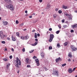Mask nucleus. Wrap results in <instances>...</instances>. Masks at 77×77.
Returning a JSON list of instances; mask_svg holds the SVG:
<instances>
[{
	"label": "nucleus",
	"instance_id": "obj_27",
	"mask_svg": "<svg viewBox=\"0 0 77 77\" xmlns=\"http://www.w3.org/2000/svg\"><path fill=\"white\" fill-rule=\"evenodd\" d=\"M64 45H65V46H66V45H68V43L66 42H65V43H64Z\"/></svg>",
	"mask_w": 77,
	"mask_h": 77
},
{
	"label": "nucleus",
	"instance_id": "obj_20",
	"mask_svg": "<svg viewBox=\"0 0 77 77\" xmlns=\"http://www.w3.org/2000/svg\"><path fill=\"white\" fill-rule=\"evenodd\" d=\"M5 2H11V0H5Z\"/></svg>",
	"mask_w": 77,
	"mask_h": 77
},
{
	"label": "nucleus",
	"instance_id": "obj_28",
	"mask_svg": "<svg viewBox=\"0 0 77 77\" xmlns=\"http://www.w3.org/2000/svg\"><path fill=\"white\" fill-rule=\"evenodd\" d=\"M66 63H64V64H63L62 65V66H63H63H66Z\"/></svg>",
	"mask_w": 77,
	"mask_h": 77
},
{
	"label": "nucleus",
	"instance_id": "obj_64",
	"mask_svg": "<svg viewBox=\"0 0 77 77\" xmlns=\"http://www.w3.org/2000/svg\"><path fill=\"white\" fill-rule=\"evenodd\" d=\"M7 50V48H5V51H6Z\"/></svg>",
	"mask_w": 77,
	"mask_h": 77
},
{
	"label": "nucleus",
	"instance_id": "obj_33",
	"mask_svg": "<svg viewBox=\"0 0 77 77\" xmlns=\"http://www.w3.org/2000/svg\"><path fill=\"white\" fill-rule=\"evenodd\" d=\"M54 18H56V15L55 14L53 15Z\"/></svg>",
	"mask_w": 77,
	"mask_h": 77
},
{
	"label": "nucleus",
	"instance_id": "obj_45",
	"mask_svg": "<svg viewBox=\"0 0 77 77\" xmlns=\"http://www.w3.org/2000/svg\"><path fill=\"white\" fill-rule=\"evenodd\" d=\"M49 31H51V30H52V28H49Z\"/></svg>",
	"mask_w": 77,
	"mask_h": 77
},
{
	"label": "nucleus",
	"instance_id": "obj_12",
	"mask_svg": "<svg viewBox=\"0 0 77 77\" xmlns=\"http://www.w3.org/2000/svg\"><path fill=\"white\" fill-rule=\"evenodd\" d=\"M11 38L13 41H16V39L15 38V37H13V36H11Z\"/></svg>",
	"mask_w": 77,
	"mask_h": 77
},
{
	"label": "nucleus",
	"instance_id": "obj_49",
	"mask_svg": "<svg viewBox=\"0 0 77 77\" xmlns=\"http://www.w3.org/2000/svg\"><path fill=\"white\" fill-rule=\"evenodd\" d=\"M9 57L10 59H12V56L11 55Z\"/></svg>",
	"mask_w": 77,
	"mask_h": 77
},
{
	"label": "nucleus",
	"instance_id": "obj_9",
	"mask_svg": "<svg viewBox=\"0 0 77 77\" xmlns=\"http://www.w3.org/2000/svg\"><path fill=\"white\" fill-rule=\"evenodd\" d=\"M41 55L42 57V58H44V56L45 55V54L44 53L42 52L41 54Z\"/></svg>",
	"mask_w": 77,
	"mask_h": 77
},
{
	"label": "nucleus",
	"instance_id": "obj_11",
	"mask_svg": "<svg viewBox=\"0 0 77 77\" xmlns=\"http://www.w3.org/2000/svg\"><path fill=\"white\" fill-rule=\"evenodd\" d=\"M68 72L69 73H72V70L71 68L69 69L68 70Z\"/></svg>",
	"mask_w": 77,
	"mask_h": 77
},
{
	"label": "nucleus",
	"instance_id": "obj_18",
	"mask_svg": "<svg viewBox=\"0 0 77 77\" xmlns=\"http://www.w3.org/2000/svg\"><path fill=\"white\" fill-rule=\"evenodd\" d=\"M68 56L69 57H72V56L71 54V53H69L68 54Z\"/></svg>",
	"mask_w": 77,
	"mask_h": 77
},
{
	"label": "nucleus",
	"instance_id": "obj_23",
	"mask_svg": "<svg viewBox=\"0 0 77 77\" xmlns=\"http://www.w3.org/2000/svg\"><path fill=\"white\" fill-rule=\"evenodd\" d=\"M64 14L65 15H66V16H67V17L69 15L68 14H67V13L66 12H64Z\"/></svg>",
	"mask_w": 77,
	"mask_h": 77
},
{
	"label": "nucleus",
	"instance_id": "obj_48",
	"mask_svg": "<svg viewBox=\"0 0 77 77\" xmlns=\"http://www.w3.org/2000/svg\"><path fill=\"white\" fill-rule=\"evenodd\" d=\"M44 68V69H45V70L46 71H47V70H48L47 69V68H46V67H45Z\"/></svg>",
	"mask_w": 77,
	"mask_h": 77
},
{
	"label": "nucleus",
	"instance_id": "obj_38",
	"mask_svg": "<svg viewBox=\"0 0 77 77\" xmlns=\"http://www.w3.org/2000/svg\"><path fill=\"white\" fill-rule=\"evenodd\" d=\"M66 27H67V26L66 25H64L63 26V27L64 28H66Z\"/></svg>",
	"mask_w": 77,
	"mask_h": 77
},
{
	"label": "nucleus",
	"instance_id": "obj_5",
	"mask_svg": "<svg viewBox=\"0 0 77 77\" xmlns=\"http://www.w3.org/2000/svg\"><path fill=\"white\" fill-rule=\"evenodd\" d=\"M53 74L57 76H59V72L57 70L54 71Z\"/></svg>",
	"mask_w": 77,
	"mask_h": 77
},
{
	"label": "nucleus",
	"instance_id": "obj_14",
	"mask_svg": "<svg viewBox=\"0 0 77 77\" xmlns=\"http://www.w3.org/2000/svg\"><path fill=\"white\" fill-rule=\"evenodd\" d=\"M4 37H5V38L7 37V35H4L3 34V36H1L2 39H3V38H4Z\"/></svg>",
	"mask_w": 77,
	"mask_h": 77
},
{
	"label": "nucleus",
	"instance_id": "obj_17",
	"mask_svg": "<svg viewBox=\"0 0 77 77\" xmlns=\"http://www.w3.org/2000/svg\"><path fill=\"white\" fill-rule=\"evenodd\" d=\"M63 8L64 9H67V6H65L64 5H63Z\"/></svg>",
	"mask_w": 77,
	"mask_h": 77
},
{
	"label": "nucleus",
	"instance_id": "obj_56",
	"mask_svg": "<svg viewBox=\"0 0 77 77\" xmlns=\"http://www.w3.org/2000/svg\"><path fill=\"white\" fill-rule=\"evenodd\" d=\"M68 61H69V62H70V61H71V60L70 59H68Z\"/></svg>",
	"mask_w": 77,
	"mask_h": 77
},
{
	"label": "nucleus",
	"instance_id": "obj_4",
	"mask_svg": "<svg viewBox=\"0 0 77 77\" xmlns=\"http://www.w3.org/2000/svg\"><path fill=\"white\" fill-rule=\"evenodd\" d=\"M16 63L17 64H19V65H21V61L19 59H18V57H16Z\"/></svg>",
	"mask_w": 77,
	"mask_h": 77
},
{
	"label": "nucleus",
	"instance_id": "obj_10",
	"mask_svg": "<svg viewBox=\"0 0 77 77\" xmlns=\"http://www.w3.org/2000/svg\"><path fill=\"white\" fill-rule=\"evenodd\" d=\"M29 38V36H26L25 37H24V39H25L26 40H27V39H28Z\"/></svg>",
	"mask_w": 77,
	"mask_h": 77
},
{
	"label": "nucleus",
	"instance_id": "obj_63",
	"mask_svg": "<svg viewBox=\"0 0 77 77\" xmlns=\"http://www.w3.org/2000/svg\"><path fill=\"white\" fill-rule=\"evenodd\" d=\"M75 13H77V10L75 11Z\"/></svg>",
	"mask_w": 77,
	"mask_h": 77
},
{
	"label": "nucleus",
	"instance_id": "obj_54",
	"mask_svg": "<svg viewBox=\"0 0 77 77\" xmlns=\"http://www.w3.org/2000/svg\"><path fill=\"white\" fill-rule=\"evenodd\" d=\"M11 51H14V49L13 48H12L11 49Z\"/></svg>",
	"mask_w": 77,
	"mask_h": 77
},
{
	"label": "nucleus",
	"instance_id": "obj_40",
	"mask_svg": "<svg viewBox=\"0 0 77 77\" xmlns=\"http://www.w3.org/2000/svg\"><path fill=\"white\" fill-rule=\"evenodd\" d=\"M10 66V64L8 63V64L7 65V67H9Z\"/></svg>",
	"mask_w": 77,
	"mask_h": 77
},
{
	"label": "nucleus",
	"instance_id": "obj_39",
	"mask_svg": "<svg viewBox=\"0 0 77 77\" xmlns=\"http://www.w3.org/2000/svg\"><path fill=\"white\" fill-rule=\"evenodd\" d=\"M62 23H64V22H65V19H63V20H62Z\"/></svg>",
	"mask_w": 77,
	"mask_h": 77
},
{
	"label": "nucleus",
	"instance_id": "obj_46",
	"mask_svg": "<svg viewBox=\"0 0 77 77\" xmlns=\"http://www.w3.org/2000/svg\"><path fill=\"white\" fill-rule=\"evenodd\" d=\"M16 24H18V21L16 20Z\"/></svg>",
	"mask_w": 77,
	"mask_h": 77
},
{
	"label": "nucleus",
	"instance_id": "obj_13",
	"mask_svg": "<svg viewBox=\"0 0 77 77\" xmlns=\"http://www.w3.org/2000/svg\"><path fill=\"white\" fill-rule=\"evenodd\" d=\"M3 32L2 31H0V36L1 38H2V36H3Z\"/></svg>",
	"mask_w": 77,
	"mask_h": 77
},
{
	"label": "nucleus",
	"instance_id": "obj_35",
	"mask_svg": "<svg viewBox=\"0 0 77 77\" xmlns=\"http://www.w3.org/2000/svg\"><path fill=\"white\" fill-rule=\"evenodd\" d=\"M22 51L23 52H24L25 51V48H23L22 49Z\"/></svg>",
	"mask_w": 77,
	"mask_h": 77
},
{
	"label": "nucleus",
	"instance_id": "obj_58",
	"mask_svg": "<svg viewBox=\"0 0 77 77\" xmlns=\"http://www.w3.org/2000/svg\"><path fill=\"white\" fill-rule=\"evenodd\" d=\"M35 29L33 30L32 31V32H35Z\"/></svg>",
	"mask_w": 77,
	"mask_h": 77
},
{
	"label": "nucleus",
	"instance_id": "obj_26",
	"mask_svg": "<svg viewBox=\"0 0 77 77\" xmlns=\"http://www.w3.org/2000/svg\"><path fill=\"white\" fill-rule=\"evenodd\" d=\"M34 51V50H32L31 51H29V53H32V52H33Z\"/></svg>",
	"mask_w": 77,
	"mask_h": 77
},
{
	"label": "nucleus",
	"instance_id": "obj_52",
	"mask_svg": "<svg viewBox=\"0 0 77 77\" xmlns=\"http://www.w3.org/2000/svg\"><path fill=\"white\" fill-rule=\"evenodd\" d=\"M39 2L40 3L42 2V0H39Z\"/></svg>",
	"mask_w": 77,
	"mask_h": 77
},
{
	"label": "nucleus",
	"instance_id": "obj_15",
	"mask_svg": "<svg viewBox=\"0 0 77 77\" xmlns=\"http://www.w3.org/2000/svg\"><path fill=\"white\" fill-rule=\"evenodd\" d=\"M72 27L73 28V29H74V28H75V27H77V25H73L72 26Z\"/></svg>",
	"mask_w": 77,
	"mask_h": 77
},
{
	"label": "nucleus",
	"instance_id": "obj_57",
	"mask_svg": "<svg viewBox=\"0 0 77 77\" xmlns=\"http://www.w3.org/2000/svg\"><path fill=\"white\" fill-rule=\"evenodd\" d=\"M25 13H26V14H27V11H25Z\"/></svg>",
	"mask_w": 77,
	"mask_h": 77
},
{
	"label": "nucleus",
	"instance_id": "obj_16",
	"mask_svg": "<svg viewBox=\"0 0 77 77\" xmlns=\"http://www.w3.org/2000/svg\"><path fill=\"white\" fill-rule=\"evenodd\" d=\"M8 23L7 21L4 22H3V24H4V25H7Z\"/></svg>",
	"mask_w": 77,
	"mask_h": 77
},
{
	"label": "nucleus",
	"instance_id": "obj_19",
	"mask_svg": "<svg viewBox=\"0 0 77 77\" xmlns=\"http://www.w3.org/2000/svg\"><path fill=\"white\" fill-rule=\"evenodd\" d=\"M29 58H26V63H29Z\"/></svg>",
	"mask_w": 77,
	"mask_h": 77
},
{
	"label": "nucleus",
	"instance_id": "obj_25",
	"mask_svg": "<svg viewBox=\"0 0 77 77\" xmlns=\"http://www.w3.org/2000/svg\"><path fill=\"white\" fill-rule=\"evenodd\" d=\"M35 38H37V34L36 33H35Z\"/></svg>",
	"mask_w": 77,
	"mask_h": 77
},
{
	"label": "nucleus",
	"instance_id": "obj_47",
	"mask_svg": "<svg viewBox=\"0 0 77 77\" xmlns=\"http://www.w3.org/2000/svg\"><path fill=\"white\" fill-rule=\"evenodd\" d=\"M76 68V67L74 68V69H73V71H74Z\"/></svg>",
	"mask_w": 77,
	"mask_h": 77
},
{
	"label": "nucleus",
	"instance_id": "obj_44",
	"mask_svg": "<svg viewBox=\"0 0 77 77\" xmlns=\"http://www.w3.org/2000/svg\"><path fill=\"white\" fill-rule=\"evenodd\" d=\"M24 25V23H22L20 25V26H22Z\"/></svg>",
	"mask_w": 77,
	"mask_h": 77
},
{
	"label": "nucleus",
	"instance_id": "obj_1",
	"mask_svg": "<svg viewBox=\"0 0 77 77\" xmlns=\"http://www.w3.org/2000/svg\"><path fill=\"white\" fill-rule=\"evenodd\" d=\"M6 7L7 8H8V9H10L11 11H14V6L10 4L9 5H7Z\"/></svg>",
	"mask_w": 77,
	"mask_h": 77
},
{
	"label": "nucleus",
	"instance_id": "obj_24",
	"mask_svg": "<svg viewBox=\"0 0 77 77\" xmlns=\"http://www.w3.org/2000/svg\"><path fill=\"white\" fill-rule=\"evenodd\" d=\"M3 60H4V61H8V60L6 58H3Z\"/></svg>",
	"mask_w": 77,
	"mask_h": 77
},
{
	"label": "nucleus",
	"instance_id": "obj_51",
	"mask_svg": "<svg viewBox=\"0 0 77 77\" xmlns=\"http://www.w3.org/2000/svg\"><path fill=\"white\" fill-rule=\"evenodd\" d=\"M59 10V9L57 8L55 9V11H57Z\"/></svg>",
	"mask_w": 77,
	"mask_h": 77
},
{
	"label": "nucleus",
	"instance_id": "obj_50",
	"mask_svg": "<svg viewBox=\"0 0 77 77\" xmlns=\"http://www.w3.org/2000/svg\"><path fill=\"white\" fill-rule=\"evenodd\" d=\"M71 32L72 33L73 32H74V30L72 29L71 30Z\"/></svg>",
	"mask_w": 77,
	"mask_h": 77
},
{
	"label": "nucleus",
	"instance_id": "obj_31",
	"mask_svg": "<svg viewBox=\"0 0 77 77\" xmlns=\"http://www.w3.org/2000/svg\"><path fill=\"white\" fill-rule=\"evenodd\" d=\"M58 12H59V14H61V13H62V11H61V10H59L58 11Z\"/></svg>",
	"mask_w": 77,
	"mask_h": 77
},
{
	"label": "nucleus",
	"instance_id": "obj_7",
	"mask_svg": "<svg viewBox=\"0 0 77 77\" xmlns=\"http://www.w3.org/2000/svg\"><path fill=\"white\" fill-rule=\"evenodd\" d=\"M59 61H62V59L60 57H59L56 60V61L57 63Z\"/></svg>",
	"mask_w": 77,
	"mask_h": 77
},
{
	"label": "nucleus",
	"instance_id": "obj_6",
	"mask_svg": "<svg viewBox=\"0 0 77 77\" xmlns=\"http://www.w3.org/2000/svg\"><path fill=\"white\" fill-rule=\"evenodd\" d=\"M35 60L37 66H39V60L38 59H36Z\"/></svg>",
	"mask_w": 77,
	"mask_h": 77
},
{
	"label": "nucleus",
	"instance_id": "obj_21",
	"mask_svg": "<svg viewBox=\"0 0 77 77\" xmlns=\"http://www.w3.org/2000/svg\"><path fill=\"white\" fill-rule=\"evenodd\" d=\"M57 47H58V48H59V47H60V44H59V43H57Z\"/></svg>",
	"mask_w": 77,
	"mask_h": 77
},
{
	"label": "nucleus",
	"instance_id": "obj_30",
	"mask_svg": "<svg viewBox=\"0 0 77 77\" xmlns=\"http://www.w3.org/2000/svg\"><path fill=\"white\" fill-rule=\"evenodd\" d=\"M18 65H19V64H16V67H17V68H19V66H18Z\"/></svg>",
	"mask_w": 77,
	"mask_h": 77
},
{
	"label": "nucleus",
	"instance_id": "obj_3",
	"mask_svg": "<svg viewBox=\"0 0 77 77\" xmlns=\"http://www.w3.org/2000/svg\"><path fill=\"white\" fill-rule=\"evenodd\" d=\"M71 48L72 49V51H76L77 49V48H76L75 47V46L72 45L71 46Z\"/></svg>",
	"mask_w": 77,
	"mask_h": 77
},
{
	"label": "nucleus",
	"instance_id": "obj_42",
	"mask_svg": "<svg viewBox=\"0 0 77 77\" xmlns=\"http://www.w3.org/2000/svg\"><path fill=\"white\" fill-rule=\"evenodd\" d=\"M27 68H30V65H27Z\"/></svg>",
	"mask_w": 77,
	"mask_h": 77
},
{
	"label": "nucleus",
	"instance_id": "obj_36",
	"mask_svg": "<svg viewBox=\"0 0 77 77\" xmlns=\"http://www.w3.org/2000/svg\"><path fill=\"white\" fill-rule=\"evenodd\" d=\"M49 50H51L52 49V47L51 46H50L49 48Z\"/></svg>",
	"mask_w": 77,
	"mask_h": 77
},
{
	"label": "nucleus",
	"instance_id": "obj_41",
	"mask_svg": "<svg viewBox=\"0 0 77 77\" xmlns=\"http://www.w3.org/2000/svg\"><path fill=\"white\" fill-rule=\"evenodd\" d=\"M34 44H35V45H37V44H38V42H35Z\"/></svg>",
	"mask_w": 77,
	"mask_h": 77
},
{
	"label": "nucleus",
	"instance_id": "obj_59",
	"mask_svg": "<svg viewBox=\"0 0 77 77\" xmlns=\"http://www.w3.org/2000/svg\"><path fill=\"white\" fill-rule=\"evenodd\" d=\"M35 41H38V39H35Z\"/></svg>",
	"mask_w": 77,
	"mask_h": 77
},
{
	"label": "nucleus",
	"instance_id": "obj_60",
	"mask_svg": "<svg viewBox=\"0 0 77 77\" xmlns=\"http://www.w3.org/2000/svg\"><path fill=\"white\" fill-rule=\"evenodd\" d=\"M29 18H32V16H30L29 17Z\"/></svg>",
	"mask_w": 77,
	"mask_h": 77
},
{
	"label": "nucleus",
	"instance_id": "obj_37",
	"mask_svg": "<svg viewBox=\"0 0 77 77\" xmlns=\"http://www.w3.org/2000/svg\"><path fill=\"white\" fill-rule=\"evenodd\" d=\"M35 58H37V57L35 56L33 57V59H35Z\"/></svg>",
	"mask_w": 77,
	"mask_h": 77
},
{
	"label": "nucleus",
	"instance_id": "obj_2",
	"mask_svg": "<svg viewBox=\"0 0 77 77\" xmlns=\"http://www.w3.org/2000/svg\"><path fill=\"white\" fill-rule=\"evenodd\" d=\"M50 37L49 41L50 42H51V41H53V39L54 37V35H53V34H50Z\"/></svg>",
	"mask_w": 77,
	"mask_h": 77
},
{
	"label": "nucleus",
	"instance_id": "obj_34",
	"mask_svg": "<svg viewBox=\"0 0 77 77\" xmlns=\"http://www.w3.org/2000/svg\"><path fill=\"white\" fill-rule=\"evenodd\" d=\"M2 44H5V41H2Z\"/></svg>",
	"mask_w": 77,
	"mask_h": 77
},
{
	"label": "nucleus",
	"instance_id": "obj_55",
	"mask_svg": "<svg viewBox=\"0 0 77 77\" xmlns=\"http://www.w3.org/2000/svg\"><path fill=\"white\" fill-rule=\"evenodd\" d=\"M37 36H40V34H37Z\"/></svg>",
	"mask_w": 77,
	"mask_h": 77
},
{
	"label": "nucleus",
	"instance_id": "obj_61",
	"mask_svg": "<svg viewBox=\"0 0 77 77\" xmlns=\"http://www.w3.org/2000/svg\"><path fill=\"white\" fill-rule=\"evenodd\" d=\"M7 39H8V40H10V38H7Z\"/></svg>",
	"mask_w": 77,
	"mask_h": 77
},
{
	"label": "nucleus",
	"instance_id": "obj_29",
	"mask_svg": "<svg viewBox=\"0 0 77 77\" xmlns=\"http://www.w3.org/2000/svg\"><path fill=\"white\" fill-rule=\"evenodd\" d=\"M59 32H60V31L59 30L57 31L56 32V33L57 34H59Z\"/></svg>",
	"mask_w": 77,
	"mask_h": 77
},
{
	"label": "nucleus",
	"instance_id": "obj_43",
	"mask_svg": "<svg viewBox=\"0 0 77 77\" xmlns=\"http://www.w3.org/2000/svg\"><path fill=\"white\" fill-rule=\"evenodd\" d=\"M21 39H24V37H21Z\"/></svg>",
	"mask_w": 77,
	"mask_h": 77
},
{
	"label": "nucleus",
	"instance_id": "obj_62",
	"mask_svg": "<svg viewBox=\"0 0 77 77\" xmlns=\"http://www.w3.org/2000/svg\"><path fill=\"white\" fill-rule=\"evenodd\" d=\"M26 30L27 29H25L23 30H24V31H26Z\"/></svg>",
	"mask_w": 77,
	"mask_h": 77
},
{
	"label": "nucleus",
	"instance_id": "obj_32",
	"mask_svg": "<svg viewBox=\"0 0 77 77\" xmlns=\"http://www.w3.org/2000/svg\"><path fill=\"white\" fill-rule=\"evenodd\" d=\"M58 27L59 29H61V26L60 25H59L58 26Z\"/></svg>",
	"mask_w": 77,
	"mask_h": 77
},
{
	"label": "nucleus",
	"instance_id": "obj_8",
	"mask_svg": "<svg viewBox=\"0 0 77 77\" xmlns=\"http://www.w3.org/2000/svg\"><path fill=\"white\" fill-rule=\"evenodd\" d=\"M67 17L68 18L69 20H72V16L71 14L68 15L67 16Z\"/></svg>",
	"mask_w": 77,
	"mask_h": 77
},
{
	"label": "nucleus",
	"instance_id": "obj_53",
	"mask_svg": "<svg viewBox=\"0 0 77 77\" xmlns=\"http://www.w3.org/2000/svg\"><path fill=\"white\" fill-rule=\"evenodd\" d=\"M32 45V46H35V44H32L31 45Z\"/></svg>",
	"mask_w": 77,
	"mask_h": 77
},
{
	"label": "nucleus",
	"instance_id": "obj_22",
	"mask_svg": "<svg viewBox=\"0 0 77 77\" xmlns=\"http://www.w3.org/2000/svg\"><path fill=\"white\" fill-rule=\"evenodd\" d=\"M16 35L17 36H19V35H20V33L18 32H17L16 33Z\"/></svg>",
	"mask_w": 77,
	"mask_h": 77
}]
</instances>
